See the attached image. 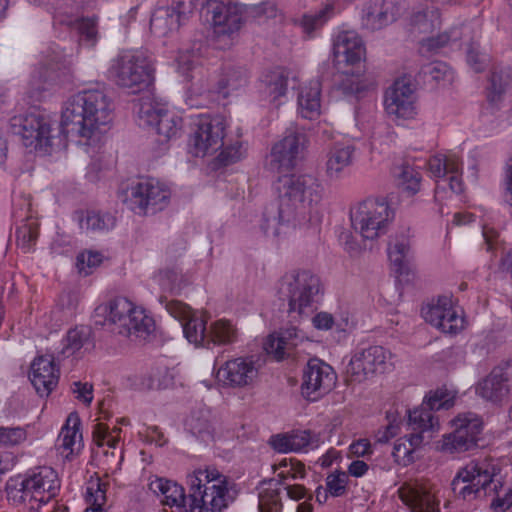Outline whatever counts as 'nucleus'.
Returning a JSON list of instances; mask_svg holds the SVG:
<instances>
[{"label": "nucleus", "mask_w": 512, "mask_h": 512, "mask_svg": "<svg viewBox=\"0 0 512 512\" xmlns=\"http://www.w3.org/2000/svg\"><path fill=\"white\" fill-rule=\"evenodd\" d=\"M189 494L183 487L163 478L149 483V490L161 497L163 504L180 512H221L231 498L227 492L226 477L213 467L198 468L187 476Z\"/></svg>", "instance_id": "obj_1"}, {"label": "nucleus", "mask_w": 512, "mask_h": 512, "mask_svg": "<svg viewBox=\"0 0 512 512\" xmlns=\"http://www.w3.org/2000/svg\"><path fill=\"white\" fill-rule=\"evenodd\" d=\"M112 122V102L103 89L87 88L71 95L61 111L63 131L78 138V145L95 147Z\"/></svg>", "instance_id": "obj_2"}, {"label": "nucleus", "mask_w": 512, "mask_h": 512, "mask_svg": "<svg viewBox=\"0 0 512 512\" xmlns=\"http://www.w3.org/2000/svg\"><path fill=\"white\" fill-rule=\"evenodd\" d=\"M60 489L59 476L52 467L39 466L24 476L11 478L6 484L8 499L14 504H25L28 512L38 509L57 496Z\"/></svg>", "instance_id": "obj_3"}, {"label": "nucleus", "mask_w": 512, "mask_h": 512, "mask_svg": "<svg viewBox=\"0 0 512 512\" xmlns=\"http://www.w3.org/2000/svg\"><path fill=\"white\" fill-rule=\"evenodd\" d=\"M106 323L113 327L114 333L128 338L145 340L155 330L152 316L144 308L126 297H115L99 307Z\"/></svg>", "instance_id": "obj_4"}, {"label": "nucleus", "mask_w": 512, "mask_h": 512, "mask_svg": "<svg viewBox=\"0 0 512 512\" xmlns=\"http://www.w3.org/2000/svg\"><path fill=\"white\" fill-rule=\"evenodd\" d=\"M496 474L498 467L491 460L471 461L452 480V491L466 501L494 497L501 486Z\"/></svg>", "instance_id": "obj_5"}, {"label": "nucleus", "mask_w": 512, "mask_h": 512, "mask_svg": "<svg viewBox=\"0 0 512 512\" xmlns=\"http://www.w3.org/2000/svg\"><path fill=\"white\" fill-rule=\"evenodd\" d=\"M321 182L310 174H287L276 181L278 205L285 208L306 211H319L322 201Z\"/></svg>", "instance_id": "obj_6"}, {"label": "nucleus", "mask_w": 512, "mask_h": 512, "mask_svg": "<svg viewBox=\"0 0 512 512\" xmlns=\"http://www.w3.org/2000/svg\"><path fill=\"white\" fill-rule=\"evenodd\" d=\"M108 77L122 89L140 92L152 83V60L142 50H123L111 59Z\"/></svg>", "instance_id": "obj_7"}, {"label": "nucleus", "mask_w": 512, "mask_h": 512, "mask_svg": "<svg viewBox=\"0 0 512 512\" xmlns=\"http://www.w3.org/2000/svg\"><path fill=\"white\" fill-rule=\"evenodd\" d=\"M319 293V278L308 270L287 272L278 282V297L289 302V315L294 320L312 312V304Z\"/></svg>", "instance_id": "obj_8"}, {"label": "nucleus", "mask_w": 512, "mask_h": 512, "mask_svg": "<svg viewBox=\"0 0 512 512\" xmlns=\"http://www.w3.org/2000/svg\"><path fill=\"white\" fill-rule=\"evenodd\" d=\"M171 199V189L154 178H143L120 192L121 203L139 216L154 215L163 211Z\"/></svg>", "instance_id": "obj_9"}, {"label": "nucleus", "mask_w": 512, "mask_h": 512, "mask_svg": "<svg viewBox=\"0 0 512 512\" xmlns=\"http://www.w3.org/2000/svg\"><path fill=\"white\" fill-rule=\"evenodd\" d=\"M393 212L383 199H369L352 207L351 226L365 240H375L388 232Z\"/></svg>", "instance_id": "obj_10"}, {"label": "nucleus", "mask_w": 512, "mask_h": 512, "mask_svg": "<svg viewBox=\"0 0 512 512\" xmlns=\"http://www.w3.org/2000/svg\"><path fill=\"white\" fill-rule=\"evenodd\" d=\"M321 223V213L319 210L285 209L270 206L264 210L263 220H261V230L264 235L274 239L288 235L290 230L299 227L309 230L308 227H315ZM315 230V228H311Z\"/></svg>", "instance_id": "obj_11"}, {"label": "nucleus", "mask_w": 512, "mask_h": 512, "mask_svg": "<svg viewBox=\"0 0 512 512\" xmlns=\"http://www.w3.org/2000/svg\"><path fill=\"white\" fill-rule=\"evenodd\" d=\"M451 426L452 432L444 435L438 443L440 452L456 456L476 447L479 435L483 430V422L476 413L458 414L451 420Z\"/></svg>", "instance_id": "obj_12"}, {"label": "nucleus", "mask_w": 512, "mask_h": 512, "mask_svg": "<svg viewBox=\"0 0 512 512\" xmlns=\"http://www.w3.org/2000/svg\"><path fill=\"white\" fill-rule=\"evenodd\" d=\"M227 123L221 115H197L192 122L190 149L196 157L212 155L222 148Z\"/></svg>", "instance_id": "obj_13"}, {"label": "nucleus", "mask_w": 512, "mask_h": 512, "mask_svg": "<svg viewBox=\"0 0 512 512\" xmlns=\"http://www.w3.org/2000/svg\"><path fill=\"white\" fill-rule=\"evenodd\" d=\"M455 392L446 388H437L428 394L425 402L419 408L409 411V426L413 431L425 435L430 439L431 434L438 431V419L434 416V412L439 410H448L453 406Z\"/></svg>", "instance_id": "obj_14"}, {"label": "nucleus", "mask_w": 512, "mask_h": 512, "mask_svg": "<svg viewBox=\"0 0 512 512\" xmlns=\"http://www.w3.org/2000/svg\"><path fill=\"white\" fill-rule=\"evenodd\" d=\"M72 83L71 61L52 59L34 69L28 81V94L34 101H39L46 92L65 88Z\"/></svg>", "instance_id": "obj_15"}, {"label": "nucleus", "mask_w": 512, "mask_h": 512, "mask_svg": "<svg viewBox=\"0 0 512 512\" xmlns=\"http://www.w3.org/2000/svg\"><path fill=\"white\" fill-rule=\"evenodd\" d=\"M11 131L21 138L23 146L33 151L47 153L52 147V126L50 121L37 113L11 118Z\"/></svg>", "instance_id": "obj_16"}, {"label": "nucleus", "mask_w": 512, "mask_h": 512, "mask_svg": "<svg viewBox=\"0 0 512 512\" xmlns=\"http://www.w3.org/2000/svg\"><path fill=\"white\" fill-rule=\"evenodd\" d=\"M391 366V353L381 346L356 350L345 366V374L355 383H361L375 374H382Z\"/></svg>", "instance_id": "obj_17"}, {"label": "nucleus", "mask_w": 512, "mask_h": 512, "mask_svg": "<svg viewBox=\"0 0 512 512\" xmlns=\"http://www.w3.org/2000/svg\"><path fill=\"white\" fill-rule=\"evenodd\" d=\"M307 143L305 133L297 127H290L282 140L271 147L270 168L284 172L294 168L302 159V152Z\"/></svg>", "instance_id": "obj_18"}, {"label": "nucleus", "mask_w": 512, "mask_h": 512, "mask_svg": "<svg viewBox=\"0 0 512 512\" xmlns=\"http://www.w3.org/2000/svg\"><path fill=\"white\" fill-rule=\"evenodd\" d=\"M336 374L333 368L319 360L309 359L306 368L302 370L301 393L310 402H315L333 389Z\"/></svg>", "instance_id": "obj_19"}, {"label": "nucleus", "mask_w": 512, "mask_h": 512, "mask_svg": "<svg viewBox=\"0 0 512 512\" xmlns=\"http://www.w3.org/2000/svg\"><path fill=\"white\" fill-rule=\"evenodd\" d=\"M383 106L388 117L399 120H412L417 114L414 89L404 79L395 80L385 91Z\"/></svg>", "instance_id": "obj_20"}, {"label": "nucleus", "mask_w": 512, "mask_h": 512, "mask_svg": "<svg viewBox=\"0 0 512 512\" xmlns=\"http://www.w3.org/2000/svg\"><path fill=\"white\" fill-rule=\"evenodd\" d=\"M195 0H171L168 6H159L152 12L151 32L165 37L177 31L195 7Z\"/></svg>", "instance_id": "obj_21"}, {"label": "nucleus", "mask_w": 512, "mask_h": 512, "mask_svg": "<svg viewBox=\"0 0 512 512\" xmlns=\"http://www.w3.org/2000/svg\"><path fill=\"white\" fill-rule=\"evenodd\" d=\"M421 316L426 323L445 334L455 335L464 329V318L446 296L438 297L436 302L421 308Z\"/></svg>", "instance_id": "obj_22"}, {"label": "nucleus", "mask_w": 512, "mask_h": 512, "mask_svg": "<svg viewBox=\"0 0 512 512\" xmlns=\"http://www.w3.org/2000/svg\"><path fill=\"white\" fill-rule=\"evenodd\" d=\"M397 493L411 512H438V500L431 484L425 480H408L402 483Z\"/></svg>", "instance_id": "obj_23"}, {"label": "nucleus", "mask_w": 512, "mask_h": 512, "mask_svg": "<svg viewBox=\"0 0 512 512\" xmlns=\"http://www.w3.org/2000/svg\"><path fill=\"white\" fill-rule=\"evenodd\" d=\"M259 368L252 357H238L225 362L216 372V378L229 387H246L257 379Z\"/></svg>", "instance_id": "obj_24"}, {"label": "nucleus", "mask_w": 512, "mask_h": 512, "mask_svg": "<svg viewBox=\"0 0 512 512\" xmlns=\"http://www.w3.org/2000/svg\"><path fill=\"white\" fill-rule=\"evenodd\" d=\"M512 388V362L495 366L492 372L478 384V395L487 401L498 403L506 398Z\"/></svg>", "instance_id": "obj_25"}, {"label": "nucleus", "mask_w": 512, "mask_h": 512, "mask_svg": "<svg viewBox=\"0 0 512 512\" xmlns=\"http://www.w3.org/2000/svg\"><path fill=\"white\" fill-rule=\"evenodd\" d=\"M62 359L46 354L37 356L30 365V382L34 385L35 391L40 397L50 395L59 381V368L57 364Z\"/></svg>", "instance_id": "obj_26"}, {"label": "nucleus", "mask_w": 512, "mask_h": 512, "mask_svg": "<svg viewBox=\"0 0 512 512\" xmlns=\"http://www.w3.org/2000/svg\"><path fill=\"white\" fill-rule=\"evenodd\" d=\"M428 171L433 179H445L449 181L451 192L459 195L464 190L462 184V162L459 156L454 153H437L428 160Z\"/></svg>", "instance_id": "obj_27"}, {"label": "nucleus", "mask_w": 512, "mask_h": 512, "mask_svg": "<svg viewBox=\"0 0 512 512\" xmlns=\"http://www.w3.org/2000/svg\"><path fill=\"white\" fill-rule=\"evenodd\" d=\"M365 48L354 30H338L333 36V62L354 66L364 60Z\"/></svg>", "instance_id": "obj_28"}, {"label": "nucleus", "mask_w": 512, "mask_h": 512, "mask_svg": "<svg viewBox=\"0 0 512 512\" xmlns=\"http://www.w3.org/2000/svg\"><path fill=\"white\" fill-rule=\"evenodd\" d=\"M271 449L278 453H307L319 447V436L309 430H297L271 435Z\"/></svg>", "instance_id": "obj_29"}, {"label": "nucleus", "mask_w": 512, "mask_h": 512, "mask_svg": "<svg viewBox=\"0 0 512 512\" xmlns=\"http://www.w3.org/2000/svg\"><path fill=\"white\" fill-rule=\"evenodd\" d=\"M214 34L232 35L240 30L243 8L237 3L209 2Z\"/></svg>", "instance_id": "obj_30"}, {"label": "nucleus", "mask_w": 512, "mask_h": 512, "mask_svg": "<svg viewBox=\"0 0 512 512\" xmlns=\"http://www.w3.org/2000/svg\"><path fill=\"white\" fill-rule=\"evenodd\" d=\"M247 84V70L243 68H225L213 79V83L202 89V92H214L223 98H227L244 92Z\"/></svg>", "instance_id": "obj_31"}, {"label": "nucleus", "mask_w": 512, "mask_h": 512, "mask_svg": "<svg viewBox=\"0 0 512 512\" xmlns=\"http://www.w3.org/2000/svg\"><path fill=\"white\" fill-rule=\"evenodd\" d=\"M355 159V146L347 143H335L326 152L325 175L330 181L345 178Z\"/></svg>", "instance_id": "obj_32"}, {"label": "nucleus", "mask_w": 512, "mask_h": 512, "mask_svg": "<svg viewBox=\"0 0 512 512\" xmlns=\"http://www.w3.org/2000/svg\"><path fill=\"white\" fill-rule=\"evenodd\" d=\"M402 5L395 0H383L363 10V26L371 31L381 30L402 14Z\"/></svg>", "instance_id": "obj_33"}, {"label": "nucleus", "mask_w": 512, "mask_h": 512, "mask_svg": "<svg viewBox=\"0 0 512 512\" xmlns=\"http://www.w3.org/2000/svg\"><path fill=\"white\" fill-rule=\"evenodd\" d=\"M289 79L290 72L284 68H275L264 72L259 78V96L263 101L278 105L286 95Z\"/></svg>", "instance_id": "obj_34"}, {"label": "nucleus", "mask_w": 512, "mask_h": 512, "mask_svg": "<svg viewBox=\"0 0 512 512\" xmlns=\"http://www.w3.org/2000/svg\"><path fill=\"white\" fill-rule=\"evenodd\" d=\"M301 340L302 336L298 333V329L295 326H290L266 337L263 344L264 352L275 358L276 361H281L290 356Z\"/></svg>", "instance_id": "obj_35"}, {"label": "nucleus", "mask_w": 512, "mask_h": 512, "mask_svg": "<svg viewBox=\"0 0 512 512\" xmlns=\"http://www.w3.org/2000/svg\"><path fill=\"white\" fill-rule=\"evenodd\" d=\"M297 114L311 121L321 115V82L319 80L309 81L299 88Z\"/></svg>", "instance_id": "obj_36"}, {"label": "nucleus", "mask_w": 512, "mask_h": 512, "mask_svg": "<svg viewBox=\"0 0 512 512\" xmlns=\"http://www.w3.org/2000/svg\"><path fill=\"white\" fill-rule=\"evenodd\" d=\"M81 449V434L79 433V419L71 413L66 419V424L61 428L58 437L59 454L69 460Z\"/></svg>", "instance_id": "obj_37"}, {"label": "nucleus", "mask_w": 512, "mask_h": 512, "mask_svg": "<svg viewBox=\"0 0 512 512\" xmlns=\"http://www.w3.org/2000/svg\"><path fill=\"white\" fill-rule=\"evenodd\" d=\"M238 341V329L230 320L219 319L209 323L208 334L199 347L233 345Z\"/></svg>", "instance_id": "obj_38"}, {"label": "nucleus", "mask_w": 512, "mask_h": 512, "mask_svg": "<svg viewBox=\"0 0 512 512\" xmlns=\"http://www.w3.org/2000/svg\"><path fill=\"white\" fill-rule=\"evenodd\" d=\"M387 254L388 261L394 267L395 273L400 275L409 273L410 261H412L409 239L401 236L390 240L388 242Z\"/></svg>", "instance_id": "obj_39"}, {"label": "nucleus", "mask_w": 512, "mask_h": 512, "mask_svg": "<svg viewBox=\"0 0 512 512\" xmlns=\"http://www.w3.org/2000/svg\"><path fill=\"white\" fill-rule=\"evenodd\" d=\"M90 339V329L87 326H76L66 332V336L61 340V347L55 354H49L58 357V360H64L75 355L88 343Z\"/></svg>", "instance_id": "obj_40"}, {"label": "nucleus", "mask_w": 512, "mask_h": 512, "mask_svg": "<svg viewBox=\"0 0 512 512\" xmlns=\"http://www.w3.org/2000/svg\"><path fill=\"white\" fill-rule=\"evenodd\" d=\"M78 226L86 233H106L114 229L115 218L108 212L87 210L78 213Z\"/></svg>", "instance_id": "obj_41"}, {"label": "nucleus", "mask_w": 512, "mask_h": 512, "mask_svg": "<svg viewBox=\"0 0 512 512\" xmlns=\"http://www.w3.org/2000/svg\"><path fill=\"white\" fill-rule=\"evenodd\" d=\"M392 178H394V182L397 187L410 195H414L419 191L421 175L407 161H402L392 167Z\"/></svg>", "instance_id": "obj_42"}, {"label": "nucleus", "mask_w": 512, "mask_h": 512, "mask_svg": "<svg viewBox=\"0 0 512 512\" xmlns=\"http://www.w3.org/2000/svg\"><path fill=\"white\" fill-rule=\"evenodd\" d=\"M411 31L418 34H428L439 26V12L436 7L420 6L413 11L409 19Z\"/></svg>", "instance_id": "obj_43"}, {"label": "nucleus", "mask_w": 512, "mask_h": 512, "mask_svg": "<svg viewBox=\"0 0 512 512\" xmlns=\"http://www.w3.org/2000/svg\"><path fill=\"white\" fill-rule=\"evenodd\" d=\"M424 442V435L411 434L395 440L392 456L395 463L406 467L414 462V451L421 447Z\"/></svg>", "instance_id": "obj_44"}, {"label": "nucleus", "mask_w": 512, "mask_h": 512, "mask_svg": "<svg viewBox=\"0 0 512 512\" xmlns=\"http://www.w3.org/2000/svg\"><path fill=\"white\" fill-rule=\"evenodd\" d=\"M374 84L370 79L361 72H344L340 74L337 87L340 92L346 96L359 97L363 93L369 91Z\"/></svg>", "instance_id": "obj_45"}, {"label": "nucleus", "mask_w": 512, "mask_h": 512, "mask_svg": "<svg viewBox=\"0 0 512 512\" xmlns=\"http://www.w3.org/2000/svg\"><path fill=\"white\" fill-rule=\"evenodd\" d=\"M333 16L334 3L330 1L326 3L320 11L302 15L299 25H301L304 34L311 37L315 31L321 29Z\"/></svg>", "instance_id": "obj_46"}, {"label": "nucleus", "mask_w": 512, "mask_h": 512, "mask_svg": "<svg viewBox=\"0 0 512 512\" xmlns=\"http://www.w3.org/2000/svg\"><path fill=\"white\" fill-rule=\"evenodd\" d=\"M109 484L100 480H90L87 485V492H85V502L89 504V507L85 508L84 512H105L103 505L107 501L105 493Z\"/></svg>", "instance_id": "obj_47"}, {"label": "nucleus", "mask_w": 512, "mask_h": 512, "mask_svg": "<svg viewBox=\"0 0 512 512\" xmlns=\"http://www.w3.org/2000/svg\"><path fill=\"white\" fill-rule=\"evenodd\" d=\"M165 115L176 114L160 107L149 98L142 99L137 104V117H139L140 127H149L153 123L160 121Z\"/></svg>", "instance_id": "obj_48"}, {"label": "nucleus", "mask_w": 512, "mask_h": 512, "mask_svg": "<svg viewBox=\"0 0 512 512\" xmlns=\"http://www.w3.org/2000/svg\"><path fill=\"white\" fill-rule=\"evenodd\" d=\"M276 477L280 479V483L284 485L288 481H297L305 478V468L302 462L295 458H283L277 464L273 465Z\"/></svg>", "instance_id": "obj_49"}, {"label": "nucleus", "mask_w": 512, "mask_h": 512, "mask_svg": "<svg viewBox=\"0 0 512 512\" xmlns=\"http://www.w3.org/2000/svg\"><path fill=\"white\" fill-rule=\"evenodd\" d=\"M180 323H182L183 336L189 343L196 345V347H198V344H202L209 329V325L205 323L202 316H194L188 320L180 321Z\"/></svg>", "instance_id": "obj_50"}, {"label": "nucleus", "mask_w": 512, "mask_h": 512, "mask_svg": "<svg viewBox=\"0 0 512 512\" xmlns=\"http://www.w3.org/2000/svg\"><path fill=\"white\" fill-rule=\"evenodd\" d=\"M153 127L159 135V142L165 143L176 138L181 132V118L177 115H164L163 119L154 122Z\"/></svg>", "instance_id": "obj_51"}, {"label": "nucleus", "mask_w": 512, "mask_h": 512, "mask_svg": "<svg viewBox=\"0 0 512 512\" xmlns=\"http://www.w3.org/2000/svg\"><path fill=\"white\" fill-rule=\"evenodd\" d=\"M488 63V52L479 46L477 41L471 40L470 43L466 45V64H468V67L475 71V73H482L488 66Z\"/></svg>", "instance_id": "obj_52"}, {"label": "nucleus", "mask_w": 512, "mask_h": 512, "mask_svg": "<svg viewBox=\"0 0 512 512\" xmlns=\"http://www.w3.org/2000/svg\"><path fill=\"white\" fill-rule=\"evenodd\" d=\"M510 76L508 71L502 67H495L490 74V86H488V101L494 103L507 88Z\"/></svg>", "instance_id": "obj_53"}, {"label": "nucleus", "mask_w": 512, "mask_h": 512, "mask_svg": "<svg viewBox=\"0 0 512 512\" xmlns=\"http://www.w3.org/2000/svg\"><path fill=\"white\" fill-rule=\"evenodd\" d=\"M185 427L189 429L192 435L201 439L202 441H207L212 438V426L210 425L209 420L203 414H192L190 415L187 422H185Z\"/></svg>", "instance_id": "obj_54"}, {"label": "nucleus", "mask_w": 512, "mask_h": 512, "mask_svg": "<svg viewBox=\"0 0 512 512\" xmlns=\"http://www.w3.org/2000/svg\"><path fill=\"white\" fill-rule=\"evenodd\" d=\"M280 495L281 492L277 488H265L259 492V512H281L283 504Z\"/></svg>", "instance_id": "obj_55"}, {"label": "nucleus", "mask_w": 512, "mask_h": 512, "mask_svg": "<svg viewBox=\"0 0 512 512\" xmlns=\"http://www.w3.org/2000/svg\"><path fill=\"white\" fill-rule=\"evenodd\" d=\"M460 37L458 30H452L451 33H440L435 36L421 40V51L436 52L438 49L445 47L451 41H457Z\"/></svg>", "instance_id": "obj_56"}, {"label": "nucleus", "mask_w": 512, "mask_h": 512, "mask_svg": "<svg viewBox=\"0 0 512 512\" xmlns=\"http://www.w3.org/2000/svg\"><path fill=\"white\" fill-rule=\"evenodd\" d=\"M346 483H348V476L343 471H336L326 476L325 487L332 497H342L346 493Z\"/></svg>", "instance_id": "obj_57"}, {"label": "nucleus", "mask_w": 512, "mask_h": 512, "mask_svg": "<svg viewBox=\"0 0 512 512\" xmlns=\"http://www.w3.org/2000/svg\"><path fill=\"white\" fill-rule=\"evenodd\" d=\"M102 263V254L94 250H85L77 256L78 272L84 276L90 275L91 271Z\"/></svg>", "instance_id": "obj_58"}, {"label": "nucleus", "mask_w": 512, "mask_h": 512, "mask_svg": "<svg viewBox=\"0 0 512 512\" xmlns=\"http://www.w3.org/2000/svg\"><path fill=\"white\" fill-rule=\"evenodd\" d=\"M26 441V430L22 427H0V446H18Z\"/></svg>", "instance_id": "obj_59"}, {"label": "nucleus", "mask_w": 512, "mask_h": 512, "mask_svg": "<svg viewBox=\"0 0 512 512\" xmlns=\"http://www.w3.org/2000/svg\"><path fill=\"white\" fill-rule=\"evenodd\" d=\"M247 148L241 142L227 145L220 152V163L223 165L234 164L240 161L244 156Z\"/></svg>", "instance_id": "obj_60"}, {"label": "nucleus", "mask_w": 512, "mask_h": 512, "mask_svg": "<svg viewBox=\"0 0 512 512\" xmlns=\"http://www.w3.org/2000/svg\"><path fill=\"white\" fill-rule=\"evenodd\" d=\"M36 240V228L30 224L21 226L16 230V243L21 250L28 252L31 250Z\"/></svg>", "instance_id": "obj_61"}, {"label": "nucleus", "mask_w": 512, "mask_h": 512, "mask_svg": "<svg viewBox=\"0 0 512 512\" xmlns=\"http://www.w3.org/2000/svg\"><path fill=\"white\" fill-rule=\"evenodd\" d=\"M166 311L178 321H187L193 317H200V315L192 311L189 306L175 300L166 303Z\"/></svg>", "instance_id": "obj_62"}, {"label": "nucleus", "mask_w": 512, "mask_h": 512, "mask_svg": "<svg viewBox=\"0 0 512 512\" xmlns=\"http://www.w3.org/2000/svg\"><path fill=\"white\" fill-rule=\"evenodd\" d=\"M502 187H504V202L512 208V156L507 159L506 165H504Z\"/></svg>", "instance_id": "obj_63"}, {"label": "nucleus", "mask_w": 512, "mask_h": 512, "mask_svg": "<svg viewBox=\"0 0 512 512\" xmlns=\"http://www.w3.org/2000/svg\"><path fill=\"white\" fill-rule=\"evenodd\" d=\"M71 393L75 395L78 401L90 405L93 395L91 394V385L89 383L73 382L71 383Z\"/></svg>", "instance_id": "obj_64"}]
</instances>
